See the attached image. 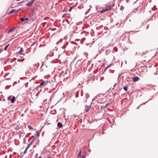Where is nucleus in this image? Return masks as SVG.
Returning <instances> with one entry per match:
<instances>
[{"instance_id":"f257e3e1","label":"nucleus","mask_w":158,"mask_h":158,"mask_svg":"<svg viewBox=\"0 0 158 158\" xmlns=\"http://www.w3.org/2000/svg\"><path fill=\"white\" fill-rule=\"evenodd\" d=\"M111 7L110 5H108L106 6L105 8H103L102 10H101L100 12L102 13L104 12L107 11L109 10H110L111 9Z\"/></svg>"},{"instance_id":"f03ea898","label":"nucleus","mask_w":158,"mask_h":158,"mask_svg":"<svg viewBox=\"0 0 158 158\" xmlns=\"http://www.w3.org/2000/svg\"><path fill=\"white\" fill-rule=\"evenodd\" d=\"M111 7L110 5H108L106 6L105 8H103L102 10H101L100 12L102 13L104 12L107 11L109 10H110L111 9Z\"/></svg>"},{"instance_id":"7ed1b4c3","label":"nucleus","mask_w":158,"mask_h":158,"mask_svg":"<svg viewBox=\"0 0 158 158\" xmlns=\"http://www.w3.org/2000/svg\"><path fill=\"white\" fill-rule=\"evenodd\" d=\"M34 1L35 0H31L26 3V5L28 6H30L32 5Z\"/></svg>"},{"instance_id":"20e7f679","label":"nucleus","mask_w":158,"mask_h":158,"mask_svg":"<svg viewBox=\"0 0 158 158\" xmlns=\"http://www.w3.org/2000/svg\"><path fill=\"white\" fill-rule=\"evenodd\" d=\"M140 79V78L138 77H133V80L134 82H136L139 81Z\"/></svg>"},{"instance_id":"39448f33","label":"nucleus","mask_w":158,"mask_h":158,"mask_svg":"<svg viewBox=\"0 0 158 158\" xmlns=\"http://www.w3.org/2000/svg\"><path fill=\"white\" fill-rule=\"evenodd\" d=\"M16 11L15 9H12L10 11H9L8 13V14H10L12 13H14V12H16Z\"/></svg>"},{"instance_id":"423d86ee","label":"nucleus","mask_w":158,"mask_h":158,"mask_svg":"<svg viewBox=\"0 0 158 158\" xmlns=\"http://www.w3.org/2000/svg\"><path fill=\"white\" fill-rule=\"evenodd\" d=\"M17 27H14V28H12L10 29L8 31V33H11L14 30L15 28H16Z\"/></svg>"},{"instance_id":"0eeeda50","label":"nucleus","mask_w":158,"mask_h":158,"mask_svg":"<svg viewBox=\"0 0 158 158\" xmlns=\"http://www.w3.org/2000/svg\"><path fill=\"white\" fill-rule=\"evenodd\" d=\"M64 46H62L61 48L60 49V51H61V52L62 53H63L64 52L65 50L63 48Z\"/></svg>"},{"instance_id":"6e6552de","label":"nucleus","mask_w":158,"mask_h":158,"mask_svg":"<svg viewBox=\"0 0 158 158\" xmlns=\"http://www.w3.org/2000/svg\"><path fill=\"white\" fill-rule=\"evenodd\" d=\"M47 83V82L45 81H43L40 84V86H42L45 85Z\"/></svg>"},{"instance_id":"1a4fd4ad","label":"nucleus","mask_w":158,"mask_h":158,"mask_svg":"<svg viewBox=\"0 0 158 158\" xmlns=\"http://www.w3.org/2000/svg\"><path fill=\"white\" fill-rule=\"evenodd\" d=\"M23 51V48H20V50H19V52L17 53V54H19V55H21L22 54V52Z\"/></svg>"},{"instance_id":"9d476101","label":"nucleus","mask_w":158,"mask_h":158,"mask_svg":"<svg viewBox=\"0 0 158 158\" xmlns=\"http://www.w3.org/2000/svg\"><path fill=\"white\" fill-rule=\"evenodd\" d=\"M15 96H13L12 98L11 99V102L12 103H13L15 100Z\"/></svg>"},{"instance_id":"9b49d317","label":"nucleus","mask_w":158,"mask_h":158,"mask_svg":"<svg viewBox=\"0 0 158 158\" xmlns=\"http://www.w3.org/2000/svg\"><path fill=\"white\" fill-rule=\"evenodd\" d=\"M90 107H91V105H90L89 106H87V109L85 110V112H88L89 111V110L90 109Z\"/></svg>"},{"instance_id":"f8f14e48","label":"nucleus","mask_w":158,"mask_h":158,"mask_svg":"<svg viewBox=\"0 0 158 158\" xmlns=\"http://www.w3.org/2000/svg\"><path fill=\"white\" fill-rule=\"evenodd\" d=\"M33 142V140H32L29 144L28 146H27V148H29V147L32 144Z\"/></svg>"},{"instance_id":"ddd939ff","label":"nucleus","mask_w":158,"mask_h":158,"mask_svg":"<svg viewBox=\"0 0 158 158\" xmlns=\"http://www.w3.org/2000/svg\"><path fill=\"white\" fill-rule=\"evenodd\" d=\"M25 60L24 58H23L21 59H18V61L19 62H23V61Z\"/></svg>"},{"instance_id":"4468645a","label":"nucleus","mask_w":158,"mask_h":158,"mask_svg":"<svg viewBox=\"0 0 158 158\" xmlns=\"http://www.w3.org/2000/svg\"><path fill=\"white\" fill-rule=\"evenodd\" d=\"M123 89L126 91H127V86H124L123 87Z\"/></svg>"},{"instance_id":"2eb2a0df","label":"nucleus","mask_w":158,"mask_h":158,"mask_svg":"<svg viewBox=\"0 0 158 158\" xmlns=\"http://www.w3.org/2000/svg\"><path fill=\"white\" fill-rule=\"evenodd\" d=\"M9 44H7V45H6L4 48V49L5 50H6L7 49V48L9 46Z\"/></svg>"},{"instance_id":"dca6fc26","label":"nucleus","mask_w":158,"mask_h":158,"mask_svg":"<svg viewBox=\"0 0 158 158\" xmlns=\"http://www.w3.org/2000/svg\"><path fill=\"white\" fill-rule=\"evenodd\" d=\"M20 19L21 21L23 22L25 20V19L23 18H20Z\"/></svg>"},{"instance_id":"f3484780","label":"nucleus","mask_w":158,"mask_h":158,"mask_svg":"<svg viewBox=\"0 0 158 158\" xmlns=\"http://www.w3.org/2000/svg\"><path fill=\"white\" fill-rule=\"evenodd\" d=\"M58 134H59V132L57 131H56L55 133H54V135H55V136H56L57 135H58Z\"/></svg>"},{"instance_id":"a211bd4d","label":"nucleus","mask_w":158,"mask_h":158,"mask_svg":"<svg viewBox=\"0 0 158 158\" xmlns=\"http://www.w3.org/2000/svg\"><path fill=\"white\" fill-rule=\"evenodd\" d=\"M11 96H9L7 98V100L8 101H10V100H11Z\"/></svg>"},{"instance_id":"6ab92c4d","label":"nucleus","mask_w":158,"mask_h":158,"mask_svg":"<svg viewBox=\"0 0 158 158\" xmlns=\"http://www.w3.org/2000/svg\"><path fill=\"white\" fill-rule=\"evenodd\" d=\"M27 148H27H26L25 149V150H24V151L23 152V153L24 154H25L26 152V151H27V149L28 148Z\"/></svg>"},{"instance_id":"aec40b11","label":"nucleus","mask_w":158,"mask_h":158,"mask_svg":"<svg viewBox=\"0 0 158 158\" xmlns=\"http://www.w3.org/2000/svg\"><path fill=\"white\" fill-rule=\"evenodd\" d=\"M28 127L30 129H33V128L29 125H28Z\"/></svg>"},{"instance_id":"412c9836","label":"nucleus","mask_w":158,"mask_h":158,"mask_svg":"<svg viewBox=\"0 0 158 158\" xmlns=\"http://www.w3.org/2000/svg\"><path fill=\"white\" fill-rule=\"evenodd\" d=\"M111 65H109L107 67H106L105 69V70H106V69H108L109 68H110V67Z\"/></svg>"},{"instance_id":"4be33fe9","label":"nucleus","mask_w":158,"mask_h":158,"mask_svg":"<svg viewBox=\"0 0 158 158\" xmlns=\"http://www.w3.org/2000/svg\"><path fill=\"white\" fill-rule=\"evenodd\" d=\"M40 133H39V132H38L37 133V134H36V136L37 137H39V136H40Z\"/></svg>"},{"instance_id":"5701e85b","label":"nucleus","mask_w":158,"mask_h":158,"mask_svg":"<svg viewBox=\"0 0 158 158\" xmlns=\"http://www.w3.org/2000/svg\"><path fill=\"white\" fill-rule=\"evenodd\" d=\"M109 104V103L107 104H106L105 105V106H104V108H105L106 107H107L108 105Z\"/></svg>"},{"instance_id":"b1692460","label":"nucleus","mask_w":158,"mask_h":158,"mask_svg":"<svg viewBox=\"0 0 158 158\" xmlns=\"http://www.w3.org/2000/svg\"><path fill=\"white\" fill-rule=\"evenodd\" d=\"M73 6H72V7H70V9H69V11H71V9L73 8Z\"/></svg>"},{"instance_id":"393cba45","label":"nucleus","mask_w":158,"mask_h":158,"mask_svg":"<svg viewBox=\"0 0 158 158\" xmlns=\"http://www.w3.org/2000/svg\"><path fill=\"white\" fill-rule=\"evenodd\" d=\"M62 126H63V125H62V124L61 123H60V128L62 127Z\"/></svg>"},{"instance_id":"a878e982","label":"nucleus","mask_w":158,"mask_h":158,"mask_svg":"<svg viewBox=\"0 0 158 158\" xmlns=\"http://www.w3.org/2000/svg\"><path fill=\"white\" fill-rule=\"evenodd\" d=\"M82 157H83V158H85V155H83L82 156Z\"/></svg>"},{"instance_id":"bb28decb","label":"nucleus","mask_w":158,"mask_h":158,"mask_svg":"<svg viewBox=\"0 0 158 158\" xmlns=\"http://www.w3.org/2000/svg\"><path fill=\"white\" fill-rule=\"evenodd\" d=\"M81 151H80L79 154L78 155V157H79L80 156V155H81Z\"/></svg>"},{"instance_id":"cd10ccee","label":"nucleus","mask_w":158,"mask_h":158,"mask_svg":"<svg viewBox=\"0 0 158 158\" xmlns=\"http://www.w3.org/2000/svg\"><path fill=\"white\" fill-rule=\"evenodd\" d=\"M59 124H60V123H59V122L57 123V126L58 127H59Z\"/></svg>"},{"instance_id":"c85d7f7f","label":"nucleus","mask_w":158,"mask_h":158,"mask_svg":"<svg viewBox=\"0 0 158 158\" xmlns=\"http://www.w3.org/2000/svg\"><path fill=\"white\" fill-rule=\"evenodd\" d=\"M78 94H77V95H76V98H77V97H78Z\"/></svg>"},{"instance_id":"c756f323","label":"nucleus","mask_w":158,"mask_h":158,"mask_svg":"<svg viewBox=\"0 0 158 158\" xmlns=\"http://www.w3.org/2000/svg\"><path fill=\"white\" fill-rule=\"evenodd\" d=\"M28 19V18H26L25 19V20H27Z\"/></svg>"},{"instance_id":"7c9ffc66","label":"nucleus","mask_w":158,"mask_h":158,"mask_svg":"<svg viewBox=\"0 0 158 158\" xmlns=\"http://www.w3.org/2000/svg\"><path fill=\"white\" fill-rule=\"evenodd\" d=\"M65 16V15H62V17H64Z\"/></svg>"},{"instance_id":"2f4dec72","label":"nucleus","mask_w":158,"mask_h":158,"mask_svg":"<svg viewBox=\"0 0 158 158\" xmlns=\"http://www.w3.org/2000/svg\"><path fill=\"white\" fill-rule=\"evenodd\" d=\"M60 63H64V62L63 61V62H61V60H60Z\"/></svg>"},{"instance_id":"473e14b6","label":"nucleus","mask_w":158,"mask_h":158,"mask_svg":"<svg viewBox=\"0 0 158 158\" xmlns=\"http://www.w3.org/2000/svg\"><path fill=\"white\" fill-rule=\"evenodd\" d=\"M104 106H105V105H103V106H101V107H102V108H104Z\"/></svg>"},{"instance_id":"72a5a7b5","label":"nucleus","mask_w":158,"mask_h":158,"mask_svg":"<svg viewBox=\"0 0 158 158\" xmlns=\"http://www.w3.org/2000/svg\"><path fill=\"white\" fill-rule=\"evenodd\" d=\"M59 43V41H58L57 43H56V44H58V43Z\"/></svg>"},{"instance_id":"f704fd0d","label":"nucleus","mask_w":158,"mask_h":158,"mask_svg":"<svg viewBox=\"0 0 158 158\" xmlns=\"http://www.w3.org/2000/svg\"><path fill=\"white\" fill-rule=\"evenodd\" d=\"M148 27H149V25H148V26H147V29H148Z\"/></svg>"},{"instance_id":"c9c22d12","label":"nucleus","mask_w":158,"mask_h":158,"mask_svg":"<svg viewBox=\"0 0 158 158\" xmlns=\"http://www.w3.org/2000/svg\"><path fill=\"white\" fill-rule=\"evenodd\" d=\"M96 98V97H95L92 100V101H94V99H95V98Z\"/></svg>"},{"instance_id":"e433bc0d","label":"nucleus","mask_w":158,"mask_h":158,"mask_svg":"<svg viewBox=\"0 0 158 158\" xmlns=\"http://www.w3.org/2000/svg\"><path fill=\"white\" fill-rule=\"evenodd\" d=\"M2 50H2H2H1L0 51V52H2Z\"/></svg>"},{"instance_id":"4c0bfd02","label":"nucleus","mask_w":158,"mask_h":158,"mask_svg":"<svg viewBox=\"0 0 158 158\" xmlns=\"http://www.w3.org/2000/svg\"><path fill=\"white\" fill-rule=\"evenodd\" d=\"M23 114H22L21 115V116H23Z\"/></svg>"},{"instance_id":"58836bf2","label":"nucleus","mask_w":158,"mask_h":158,"mask_svg":"<svg viewBox=\"0 0 158 158\" xmlns=\"http://www.w3.org/2000/svg\"><path fill=\"white\" fill-rule=\"evenodd\" d=\"M41 156H39L38 158H41Z\"/></svg>"},{"instance_id":"ea45409f","label":"nucleus","mask_w":158,"mask_h":158,"mask_svg":"<svg viewBox=\"0 0 158 158\" xmlns=\"http://www.w3.org/2000/svg\"><path fill=\"white\" fill-rule=\"evenodd\" d=\"M58 121V118L57 119V120H56V121Z\"/></svg>"},{"instance_id":"a19ab883","label":"nucleus","mask_w":158,"mask_h":158,"mask_svg":"<svg viewBox=\"0 0 158 158\" xmlns=\"http://www.w3.org/2000/svg\"><path fill=\"white\" fill-rule=\"evenodd\" d=\"M16 0L17 1H20V0Z\"/></svg>"},{"instance_id":"79ce46f5","label":"nucleus","mask_w":158,"mask_h":158,"mask_svg":"<svg viewBox=\"0 0 158 158\" xmlns=\"http://www.w3.org/2000/svg\"><path fill=\"white\" fill-rule=\"evenodd\" d=\"M9 78H6V80H8Z\"/></svg>"},{"instance_id":"37998d69","label":"nucleus","mask_w":158,"mask_h":158,"mask_svg":"<svg viewBox=\"0 0 158 158\" xmlns=\"http://www.w3.org/2000/svg\"><path fill=\"white\" fill-rule=\"evenodd\" d=\"M139 108V107H138L137 108V109H138Z\"/></svg>"},{"instance_id":"c03bdc74","label":"nucleus","mask_w":158,"mask_h":158,"mask_svg":"<svg viewBox=\"0 0 158 158\" xmlns=\"http://www.w3.org/2000/svg\"><path fill=\"white\" fill-rule=\"evenodd\" d=\"M58 57H59V55H58Z\"/></svg>"},{"instance_id":"a18cd8bd","label":"nucleus","mask_w":158,"mask_h":158,"mask_svg":"<svg viewBox=\"0 0 158 158\" xmlns=\"http://www.w3.org/2000/svg\"><path fill=\"white\" fill-rule=\"evenodd\" d=\"M8 86H11V85H8Z\"/></svg>"},{"instance_id":"49530a36","label":"nucleus","mask_w":158,"mask_h":158,"mask_svg":"<svg viewBox=\"0 0 158 158\" xmlns=\"http://www.w3.org/2000/svg\"><path fill=\"white\" fill-rule=\"evenodd\" d=\"M63 68L62 67V68H61V69H62ZM61 69L60 70H62V69Z\"/></svg>"},{"instance_id":"de8ad7c7","label":"nucleus","mask_w":158,"mask_h":158,"mask_svg":"<svg viewBox=\"0 0 158 158\" xmlns=\"http://www.w3.org/2000/svg\"><path fill=\"white\" fill-rule=\"evenodd\" d=\"M137 8L136 9V10H137Z\"/></svg>"},{"instance_id":"09e8293b","label":"nucleus","mask_w":158,"mask_h":158,"mask_svg":"<svg viewBox=\"0 0 158 158\" xmlns=\"http://www.w3.org/2000/svg\"><path fill=\"white\" fill-rule=\"evenodd\" d=\"M115 85H114V86H115Z\"/></svg>"},{"instance_id":"8fccbe9b","label":"nucleus","mask_w":158,"mask_h":158,"mask_svg":"<svg viewBox=\"0 0 158 158\" xmlns=\"http://www.w3.org/2000/svg\"><path fill=\"white\" fill-rule=\"evenodd\" d=\"M1 49H0V50Z\"/></svg>"}]
</instances>
